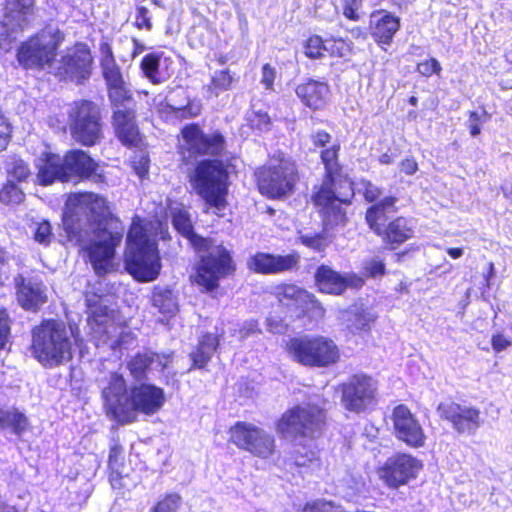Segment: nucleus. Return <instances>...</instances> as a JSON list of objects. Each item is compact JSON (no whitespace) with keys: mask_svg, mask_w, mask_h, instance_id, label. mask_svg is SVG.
I'll list each match as a JSON object with an SVG mask.
<instances>
[{"mask_svg":"<svg viewBox=\"0 0 512 512\" xmlns=\"http://www.w3.org/2000/svg\"><path fill=\"white\" fill-rule=\"evenodd\" d=\"M68 127L75 142L95 146L104 136L101 108L89 99L74 101L68 111Z\"/></svg>","mask_w":512,"mask_h":512,"instance_id":"12","label":"nucleus"},{"mask_svg":"<svg viewBox=\"0 0 512 512\" xmlns=\"http://www.w3.org/2000/svg\"><path fill=\"white\" fill-rule=\"evenodd\" d=\"M393 435L406 446L414 449L424 447L426 434L420 420L405 404L396 405L391 412Z\"/></svg>","mask_w":512,"mask_h":512,"instance_id":"19","label":"nucleus"},{"mask_svg":"<svg viewBox=\"0 0 512 512\" xmlns=\"http://www.w3.org/2000/svg\"><path fill=\"white\" fill-rule=\"evenodd\" d=\"M129 387L124 376L111 372L106 386L101 391L108 413L119 423L128 401Z\"/></svg>","mask_w":512,"mask_h":512,"instance_id":"26","label":"nucleus"},{"mask_svg":"<svg viewBox=\"0 0 512 512\" xmlns=\"http://www.w3.org/2000/svg\"><path fill=\"white\" fill-rule=\"evenodd\" d=\"M313 278L318 292L332 296H341L349 288L360 290L365 285V278L358 273L341 274L326 264L316 268Z\"/></svg>","mask_w":512,"mask_h":512,"instance_id":"21","label":"nucleus"},{"mask_svg":"<svg viewBox=\"0 0 512 512\" xmlns=\"http://www.w3.org/2000/svg\"><path fill=\"white\" fill-rule=\"evenodd\" d=\"M59 34H31L18 44L16 60L26 71H42L52 66L58 54Z\"/></svg>","mask_w":512,"mask_h":512,"instance_id":"13","label":"nucleus"},{"mask_svg":"<svg viewBox=\"0 0 512 512\" xmlns=\"http://www.w3.org/2000/svg\"><path fill=\"white\" fill-rule=\"evenodd\" d=\"M25 193L14 181L8 180L0 188V202L7 206L19 205L25 200Z\"/></svg>","mask_w":512,"mask_h":512,"instance_id":"40","label":"nucleus"},{"mask_svg":"<svg viewBox=\"0 0 512 512\" xmlns=\"http://www.w3.org/2000/svg\"><path fill=\"white\" fill-rule=\"evenodd\" d=\"M159 65L160 59L153 53L145 55L141 61V69L144 75L154 84L159 83V79L157 78Z\"/></svg>","mask_w":512,"mask_h":512,"instance_id":"46","label":"nucleus"},{"mask_svg":"<svg viewBox=\"0 0 512 512\" xmlns=\"http://www.w3.org/2000/svg\"><path fill=\"white\" fill-rule=\"evenodd\" d=\"M469 118L471 121H473L470 125H469V132L471 134V136H477L480 134L481 132V129H480V126H479V115L476 111H471L469 113Z\"/></svg>","mask_w":512,"mask_h":512,"instance_id":"64","label":"nucleus"},{"mask_svg":"<svg viewBox=\"0 0 512 512\" xmlns=\"http://www.w3.org/2000/svg\"><path fill=\"white\" fill-rule=\"evenodd\" d=\"M111 123L115 136L122 145L132 148L141 144L142 135L137 124V111L135 107L113 110Z\"/></svg>","mask_w":512,"mask_h":512,"instance_id":"25","label":"nucleus"},{"mask_svg":"<svg viewBox=\"0 0 512 512\" xmlns=\"http://www.w3.org/2000/svg\"><path fill=\"white\" fill-rule=\"evenodd\" d=\"M253 179L258 192L269 200H284L293 195L301 179L296 160L278 151L255 168Z\"/></svg>","mask_w":512,"mask_h":512,"instance_id":"7","label":"nucleus"},{"mask_svg":"<svg viewBox=\"0 0 512 512\" xmlns=\"http://www.w3.org/2000/svg\"><path fill=\"white\" fill-rule=\"evenodd\" d=\"M16 39L13 34H1L0 48L3 52L8 53L13 49H17Z\"/></svg>","mask_w":512,"mask_h":512,"instance_id":"63","label":"nucleus"},{"mask_svg":"<svg viewBox=\"0 0 512 512\" xmlns=\"http://www.w3.org/2000/svg\"><path fill=\"white\" fill-rule=\"evenodd\" d=\"M166 402L163 388L148 382H138L129 387L128 401L122 413L120 424H131L139 414L152 416L158 413Z\"/></svg>","mask_w":512,"mask_h":512,"instance_id":"15","label":"nucleus"},{"mask_svg":"<svg viewBox=\"0 0 512 512\" xmlns=\"http://www.w3.org/2000/svg\"><path fill=\"white\" fill-rule=\"evenodd\" d=\"M77 200L85 207L91 224L96 227L94 237L85 239L79 217L74 211L63 213V231L67 241L79 246L84 261L92 266L95 274L105 276L114 270L116 250L123 239V230H108L107 226L120 222L119 218L113 214L105 196L86 191L79 193Z\"/></svg>","mask_w":512,"mask_h":512,"instance_id":"2","label":"nucleus"},{"mask_svg":"<svg viewBox=\"0 0 512 512\" xmlns=\"http://www.w3.org/2000/svg\"><path fill=\"white\" fill-rule=\"evenodd\" d=\"M14 285L17 301L24 310L37 312L47 302L42 282H32L23 274H17Z\"/></svg>","mask_w":512,"mask_h":512,"instance_id":"28","label":"nucleus"},{"mask_svg":"<svg viewBox=\"0 0 512 512\" xmlns=\"http://www.w3.org/2000/svg\"><path fill=\"white\" fill-rule=\"evenodd\" d=\"M491 346L495 353H500L512 346V339L498 331L491 337Z\"/></svg>","mask_w":512,"mask_h":512,"instance_id":"55","label":"nucleus"},{"mask_svg":"<svg viewBox=\"0 0 512 512\" xmlns=\"http://www.w3.org/2000/svg\"><path fill=\"white\" fill-rule=\"evenodd\" d=\"M310 140L315 149H321L319 158L324 170L321 182L313 185L309 201L325 229L344 227L349 222L347 209L354 202L355 184L341 163V145L336 142L328 146L332 135L323 129L312 133Z\"/></svg>","mask_w":512,"mask_h":512,"instance_id":"3","label":"nucleus"},{"mask_svg":"<svg viewBox=\"0 0 512 512\" xmlns=\"http://www.w3.org/2000/svg\"><path fill=\"white\" fill-rule=\"evenodd\" d=\"M182 142L177 145L182 164L196 162L187 174L194 192L208 210L219 214L228 205L231 185L227 164L219 159L226 151V139L219 130L205 133L199 123L185 124L179 133Z\"/></svg>","mask_w":512,"mask_h":512,"instance_id":"1","label":"nucleus"},{"mask_svg":"<svg viewBox=\"0 0 512 512\" xmlns=\"http://www.w3.org/2000/svg\"><path fill=\"white\" fill-rule=\"evenodd\" d=\"M286 318H288L286 315L285 317L269 315L265 319L266 330L272 334H285L290 328V324L287 322Z\"/></svg>","mask_w":512,"mask_h":512,"instance_id":"52","label":"nucleus"},{"mask_svg":"<svg viewBox=\"0 0 512 512\" xmlns=\"http://www.w3.org/2000/svg\"><path fill=\"white\" fill-rule=\"evenodd\" d=\"M377 315L368 308L356 307L347 311L346 330L351 335H367L371 332Z\"/></svg>","mask_w":512,"mask_h":512,"instance_id":"35","label":"nucleus"},{"mask_svg":"<svg viewBox=\"0 0 512 512\" xmlns=\"http://www.w3.org/2000/svg\"><path fill=\"white\" fill-rule=\"evenodd\" d=\"M400 170L405 175L411 176L414 175L418 171V163L413 157H407L403 159L400 164Z\"/></svg>","mask_w":512,"mask_h":512,"instance_id":"62","label":"nucleus"},{"mask_svg":"<svg viewBox=\"0 0 512 512\" xmlns=\"http://www.w3.org/2000/svg\"><path fill=\"white\" fill-rule=\"evenodd\" d=\"M361 6L360 0H344L343 14L351 20L358 18L357 10Z\"/></svg>","mask_w":512,"mask_h":512,"instance_id":"61","label":"nucleus"},{"mask_svg":"<svg viewBox=\"0 0 512 512\" xmlns=\"http://www.w3.org/2000/svg\"><path fill=\"white\" fill-rule=\"evenodd\" d=\"M124 465V449L118 441H115L109 447V454L107 459V478L113 489L120 490L124 487V475L122 473Z\"/></svg>","mask_w":512,"mask_h":512,"instance_id":"36","label":"nucleus"},{"mask_svg":"<svg viewBox=\"0 0 512 512\" xmlns=\"http://www.w3.org/2000/svg\"><path fill=\"white\" fill-rule=\"evenodd\" d=\"M7 174L19 183L27 182L31 176V170L28 162L21 158L14 159L9 168Z\"/></svg>","mask_w":512,"mask_h":512,"instance_id":"43","label":"nucleus"},{"mask_svg":"<svg viewBox=\"0 0 512 512\" xmlns=\"http://www.w3.org/2000/svg\"><path fill=\"white\" fill-rule=\"evenodd\" d=\"M360 186V193L365 202L369 203L370 205H374L382 200L380 199L383 194L382 188L374 184L371 180L361 179Z\"/></svg>","mask_w":512,"mask_h":512,"instance_id":"44","label":"nucleus"},{"mask_svg":"<svg viewBox=\"0 0 512 512\" xmlns=\"http://www.w3.org/2000/svg\"><path fill=\"white\" fill-rule=\"evenodd\" d=\"M349 50V45L344 39L333 36L322 39L318 34H312L304 45V53L310 59L325 56L343 57Z\"/></svg>","mask_w":512,"mask_h":512,"instance_id":"30","label":"nucleus"},{"mask_svg":"<svg viewBox=\"0 0 512 512\" xmlns=\"http://www.w3.org/2000/svg\"><path fill=\"white\" fill-rule=\"evenodd\" d=\"M194 251L207 252L199 256L194 265V273L191 282L196 284L202 292L212 293L219 289L222 279L232 277L237 271V264L229 249L220 244L212 252L213 240L199 235L193 230L185 237Z\"/></svg>","mask_w":512,"mask_h":512,"instance_id":"4","label":"nucleus"},{"mask_svg":"<svg viewBox=\"0 0 512 512\" xmlns=\"http://www.w3.org/2000/svg\"><path fill=\"white\" fill-rule=\"evenodd\" d=\"M52 225L48 220H42L36 224L33 231V239L35 242L48 246L53 240Z\"/></svg>","mask_w":512,"mask_h":512,"instance_id":"48","label":"nucleus"},{"mask_svg":"<svg viewBox=\"0 0 512 512\" xmlns=\"http://www.w3.org/2000/svg\"><path fill=\"white\" fill-rule=\"evenodd\" d=\"M285 351L294 362L306 368H330L341 359L337 343L320 334L291 337Z\"/></svg>","mask_w":512,"mask_h":512,"instance_id":"10","label":"nucleus"},{"mask_svg":"<svg viewBox=\"0 0 512 512\" xmlns=\"http://www.w3.org/2000/svg\"><path fill=\"white\" fill-rule=\"evenodd\" d=\"M370 23L375 26L378 32H397L400 28V19L385 10L372 13Z\"/></svg>","mask_w":512,"mask_h":512,"instance_id":"39","label":"nucleus"},{"mask_svg":"<svg viewBox=\"0 0 512 512\" xmlns=\"http://www.w3.org/2000/svg\"><path fill=\"white\" fill-rule=\"evenodd\" d=\"M182 503L179 493H166L161 496L149 509V512H178Z\"/></svg>","mask_w":512,"mask_h":512,"instance_id":"42","label":"nucleus"},{"mask_svg":"<svg viewBox=\"0 0 512 512\" xmlns=\"http://www.w3.org/2000/svg\"><path fill=\"white\" fill-rule=\"evenodd\" d=\"M343 407L352 413L360 414L376 404L378 382L363 372L352 374L338 385Z\"/></svg>","mask_w":512,"mask_h":512,"instance_id":"16","label":"nucleus"},{"mask_svg":"<svg viewBox=\"0 0 512 512\" xmlns=\"http://www.w3.org/2000/svg\"><path fill=\"white\" fill-rule=\"evenodd\" d=\"M233 77L228 70H220L215 73L209 83V90L218 94L219 92L227 91L232 87Z\"/></svg>","mask_w":512,"mask_h":512,"instance_id":"45","label":"nucleus"},{"mask_svg":"<svg viewBox=\"0 0 512 512\" xmlns=\"http://www.w3.org/2000/svg\"><path fill=\"white\" fill-rule=\"evenodd\" d=\"M203 110L200 100L188 99L185 105L178 106L177 120L183 121L193 119L201 115Z\"/></svg>","mask_w":512,"mask_h":512,"instance_id":"47","label":"nucleus"},{"mask_svg":"<svg viewBox=\"0 0 512 512\" xmlns=\"http://www.w3.org/2000/svg\"><path fill=\"white\" fill-rule=\"evenodd\" d=\"M160 357L164 358L166 361L163 364V368H165L167 363L171 361L170 355H160L149 349L138 351L127 360L126 368L135 381L144 382V380L147 379L152 364Z\"/></svg>","mask_w":512,"mask_h":512,"instance_id":"33","label":"nucleus"},{"mask_svg":"<svg viewBox=\"0 0 512 512\" xmlns=\"http://www.w3.org/2000/svg\"><path fill=\"white\" fill-rule=\"evenodd\" d=\"M135 25L138 29L150 30L152 28V24L150 22L149 11L146 8H144V7L138 8L136 19H135Z\"/></svg>","mask_w":512,"mask_h":512,"instance_id":"60","label":"nucleus"},{"mask_svg":"<svg viewBox=\"0 0 512 512\" xmlns=\"http://www.w3.org/2000/svg\"><path fill=\"white\" fill-rule=\"evenodd\" d=\"M276 72L274 67L269 63H265L262 66V78L261 83L264 85L265 89L273 90L274 80H275Z\"/></svg>","mask_w":512,"mask_h":512,"instance_id":"59","label":"nucleus"},{"mask_svg":"<svg viewBox=\"0 0 512 512\" xmlns=\"http://www.w3.org/2000/svg\"><path fill=\"white\" fill-rule=\"evenodd\" d=\"M300 255L293 250L288 254L257 251L246 262L249 271L259 275H278L299 269Z\"/></svg>","mask_w":512,"mask_h":512,"instance_id":"23","label":"nucleus"},{"mask_svg":"<svg viewBox=\"0 0 512 512\" xmlns=\"http://www.w3.org/2000/svg\"><path fill=\"white\" fill-rule=\"evenodd\" d=\"M93 57L86 44L77 43L62 56L57 74L60 79L75 80L81 84L92 72Z\"/></svg>","mask_w":512,"mask_h":512,"instance_id":"24","label":"nucleus"},{"mask_svg":"<svg viewBox=\"0 0 512 512\" xmlns=\"http://www.w3.org/2000/svg\"><path fill=\"white\" fill-rule=\"evenodd\" d=\"M30 352L45 369L60 367L74 356V343L66 325L56 319H43L31 329Z\"/></svg>","mask_w":512,"mask_h":512,"instance_id":"5","label":"nucleus"},{"mask_svg":"<svg viewBox=\"0 0 512 512\" xmlns=\"http://www.w3.org/2000/svg\"><path fill=\"white\" fill-rule=\"evenodd\" d=\"M35 183L47 187L56 182L65 183L63 156L52 151H43L34 161Z\"/></svg>","mask_w":512,"mask_h":512,"instance_id":"27","label":"nucleus"},{"mask_svg":"<svg viewBox=\"0 0 512 512\" xmlns=\"http://www.w3.org/2000/svg\"><path fill=\"white\" fill-rule=\"evenodd\" d=\"M228 435L229 443L259 459L271 458L277 449L275 437L250 422H235L229 427Z\"/></svg>","mask_w":512,"mask_h":512,"instance_id":"14","label":"nucleus"},{"mask_svg":"<svg viewBox=\"0 0 512 512\" xmlns=\"http://www.w3.org/2000/svg\"><path fill=\"white\" fill-rule=\"evenodd\" d=\"M327 427V411L315 403L295 404L275 421V430L282 438L316 440Z\"/></svg>","mask_w":512,"mask_h":512,"instance_id":"9","label":"nucleus"},{"mask_svg":"<svg viewBox=\"0 0 512 512\" xmlns=\"http://www.w3.org/2000/svg\"><path fill=\"white\" fill-rule=\"evenodd\" d=\"M12 319L5 307H0V350H3L11 338Z\"/></svg>","mask_w":512,"mask_h":512,"instance_id":"50","label":"nucleus"},{"mask_svg":"<svg viewBox=\"0 0 512 512\" xmlns=\"http://www.w3.org/2000/svg\"><path fill=\"white\" fill-rule=\"evenodd\" d=\"M29 426L26 415L16 408L4 410L0 408V428L10 429L12 433L20 436Z\"/></svg>","mask_w":512,"mask_h":512,"instance_id":"38","label":"nucleus"},{"mask_svg":"<svg viewBox=\"0 0 512 512\" xmlns=\"http://www.w3.org/2000/svg\"><path fill=\"white\" fill-rule=\"evenodd\" d=\"M436 411L458 434L474 435L483 422L477 407L464 406L454 400L440 402Z\"/></svg>","mask_w":512,"mask_h":512,"instance_id":"20","label":"nucleus"},{"mask_svg":"<svg viewBox=\"0 0 512 512\" xmlns=\"http://www.w3.org/2000/svg\"><path fill=\"white\" fill-rule=\"evenodd\" d=\"M330 87L326 81L307 78L295 88L301 103L312 111L323 110L329 101Z\"/></svg>","mask_w":512,"mask_h":512,"instance_id":"29","label":"nucleus"},{"mask_svg":"<svg viewBox=\"0 0 512 512\" xmlns=\"http://www.w3.org/2000/svg\"><path fill=\"white\" fill-rule=\"evenodd\" d=\"M398 197L387 195L377 204L369 205L364 213L368 228L380 238L383 247L395 251L415 237V221L409 216L388 217L396 213Z\"/></svg>","mask_w":512,"mask_h":512,"instance_id":"6","label":"nucleus"},{"mask_svg":"<svg viewBox=\"0 0 512 512\" xmlns=\"http://www.w3.org/2000/svg\"><path fill=\"white\" fill-rule=\"evenodd\" d=\"M295 465L298 467L310 466L313 462H319L317 453L313 450H307L305 454L295 452L293 455Z\"/></svg>","mask_w":512,"mask_h":512,"instance_id":"57","label":"nucleus"},{"mask_svg":"<svg viewBox=\"0 0 512 512\" xmlns=\"http://www.w3.org/2000/svg\"><path fill=\"white\" fill-rule=\"evenodd\" d=\"M251 122L252 127L260 131L269 130L271 126V118L268 113L264 111L254 112Z\"/></svg>","mask_w":512,"mask_h":512,"instance_id":"58","label":"nucleus"},{"mask_svg":"<svg viewBox=\"0 0 512 512\" xmlns=\"http://www.w3.org/2000/svg\"><path fill=\"white\" fill-rule=\"evenodd\" d=\"M416 70L424 77L440 75L442 67L437 59L429 58L417 64Z\"/></svg>","mask_w":512,"mask_h":512,"instance_id":"54","label":"nucleus"},{"mask_svg":"<svg viewBox=\"0 0 512 512\" xmlns=\"http://www.w3.org/2000/svg\"><path fill=\"white\" fill-rule=\"evenodd\" d=\"M177 106L171 105L166 100L160 101L156 106L157 114L164 121L177 120Z\"/></svg>","mask_w":512,"mask_h":512,"instance_id":"56","label":"nucleus"},{"mask_svg":"<svg viewBox=\"0 0 512 512\" xmlns=\"http://www.w3.org/2000/svg\"><path fill=\"white\" fill-rule=\"evenodd\" d=\"M150 303L167 320L173 318L179 311L177 296L169 287L155 286L150 296Z\"/></svg>","mask_w":512,"mask_h":512,"instance_id":"37","label":"nucleus"},{"mask_svg":"<svg viewBox=\"0 0 512 512\" xmlns=\"http://www.w3.org/2000/svg\"><path fill=\"white\" fill-rule=\"evenodd\" d=\"M423 463L407 452H397L377 467L376 474L382 483L391 490H397L418 477Z\"/></svg>","mask_w":512,"mask_h":512,"instance_id":"18","label":"nucleus"},{"mask_svg":"<svg viewBox=\"0 0 512 512\" xmlns=\"http://www.w3.org/2000/svg\"><path fill=\"white\" fill-rule=\"evenodd\" d=\"M364 278H378L386 274V265L383 260L371 259L364 265Z\"/></svg>","mask_w":512,"mask_h":512,"instance_id":"53","label":"nucleus"},{"mask_svg":"<svg viewBox=\"0 0 512 512\" xmlns=\"http://www.w3.org/2000/svg\"><path fill=\"white\" fill-rule=\"evenodd\" d=\"M65 183L72 180H92L97 184L106 183V176L100 165L88 152L70 149L63 155Z\"/></svg>","mask_w":512,"mask_h":512,"instance_id":"22","label":"nucleus"},{"mask_svg":"<svg viewBox=\"0 0 512 512\" xmlns=\"http://www.w3.org/2000/svg\"><path fill=\"white\" fill-rule=\"evenodd\" d=\"M100 53L101 72L106 83L107 95L112 109L134 107L133 94L126 86L110 44L102 42L100 44Z\"/></svg>","mask_w":512,"mask_h":512,"instance_id":"17","label":"nucleus"},{"mask_svg":"<svg viewBox=\"0 0 512 512\" xmlns=\"http://www.w3.org/2000/svg\"><path fill=\"white\" fill-rule=\"evenodd\" d=\"M220 345V337L211 332L203 333L195 346L190 352L189 357L191 359L192 369H205L211 361L214 353L217 351Z\"/></svg>","mask_w":512,"mask_h":512,"instance_id":"34","label":"nucleus"},{"mask_svg":"<svg viewBox=\"0 0 512 512\" xmlns=\"http://www.w3.org/2000/svg\"><path fill=\"white\" fill-rule=\"evenodd\" d=\"M260 334H262V329L257 319L244 321L236 330V336L240 341H244L252 336H258Z\"/></svg>","mask_w":512,"mask_h":512,"instance_id":"51","label":"nucleus"},{"mask_svg":"<svg viewBox=\"0 0 512 512\" xmlns=\"http://www.w3.org/2000/svg\"><path fill=\"white\" fill-rule=\"evenodd\" d=\"M124 267L141 283L154 281L160 274L162 265L157 243L150 239L145 227L140 223H134L128 232Z\"/></svg>","mask_w":512,"mask_h":512,"instance_id":"8","label":"nucleus"},{"mask_svg":"<svg viewBox=\"0 0 512 512\" xmlns=\"http://www.w3.org/2000/svg\"><path fill=\"white\" fill-rule=\"evenodd\" d=\"M290 322L325 316L326 309L314 293L294 282H280L271 291Z\"/></svg>","mask_w":512,"mask_h":512,"instance_id":"11","label":"nucleus"},{"mask_svg":"<svg viewBox=\"0 0 512 512\" xmlns=\"http://www.w3.org/2000/svg\"><path fill=\"white\" fill-rule=\"evenodd\" d=\"M171 222L173 228L184 238L194 230L190 213L184 207L171 211Z\"/></svg>","mask_w":512,"mask_h":512,"instance_id":"41","label":"nucleus"},{"mask_svg":"<svg viewBox=\"0 0 512 512\" xmlns=\"http://www.w3.org/2000/svg\"><path fill=\"white\" fill-rule=\"evenodd\" d=\"M299 241L307 248L316 252H323L329 244L327 237L321 232L312 235H302L299 237Z\"/></svg>","mask_w":512,"mask_h":512,"instance_id":"49","label":"nucleus"},{"mask_svg":"<svg viewBox=\"0 0 512 512\" xmlns=\"http://www.w3.org/2000/svg\"><path fill=\"white\" fill-rule=\"evenodd\" d=\"M34 0H7L6 12L2 20L5 32H17L28 28L34 15Z\"/></svg>","mask_w":512,"mask_h":512,"instance_id":"31","label":"nucleus"},{"mask_svg":"<svg viewBox=\"0 0 512 512\" xmlns=\"http://www.w3.org/2000/svg\"><path fill=\"white\" fill-rule=\"evenodd\" d=\"M86 313L88 325L97 332H107L108 325L115 320L114 311L99 295L86 299Z\"/></svg>","mask_w":512,"mask_h":512,"instance_id":"32","label":"nucleus"}]
</instances>
